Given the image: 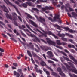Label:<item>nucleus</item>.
I'll return each instance as SVG.
<instances>
[{
  "label": "nucleus",
  "mask_w": 77,
  "mask_h": 77,
  "mask_svg": "<svg viewBox=\"0 0 77 77\" xmlns=\"http://www.w3.org/2000/svg\"><path fill=\"white\" fill-rule=\"evenodd\" d=\"M27 53L31 57V61L32 62V63L33 64H34V63H35V61H34V60H33V58H32V54H31V53H30V52L29 51H27Z\"/></svg>",
  "instance_id": "8"
},
{
  "label": "nucleus",
  "mask_w": 77,
  "mask_h": 77,
  "mask_svg": "<svg viewBox=\"0 0 77 77\" xmlns=\"http://www.w3.org/2000/svg\"><path fill=\"white\" fill-rule=\"evenodd\" d=\"M47 54L49 55L50 57H53V53L50 51H48L47 52Z\"/></svg>",
  "instance_id": "16"
},
{
  "label": "nucleus",
  "mask_w": 77,
  "mask_h": 77,
  "mask_svg": "<svg viewBox=\"0 0 77 77\" xmlns=\"http://www.w3.org/2000/svg\"><path fill=\"white\" fill-rule=\"evenodd\" d=\"M26 27H27V28L29 29L31 31V30L30 29H32L30 28V27L29 25L26 24Z\"/></svg>",
  "instance_id": "44"
},
{
  "label": "nucleus",
  "mask_w": 77,
  "mask_h": 77,
  "mask_svg": "<svg viewBox=\"0 0 77 77\" xmlns=\"http://www.w3.org/2000/svg\"><path fill=\"white\" fill-rule=\"evenodd\" d=\"M61 53H62V54H63V55L65 56H67V55L65 52H63L62 51H61Z\"/></svg>",
  "instance_id": "42"
},
{
  "label": "nucleus",
  "mask_w": 77,
  "mask_h": 77,
  "mask_svg": "<svg viewBox=\"0 0 77 77\" xmlns=\"http://www.w3.org/2000/svg\"><path fill=\"white\" fill-rule=\"evenodd\" d=\"M25 14L27 15V17H28V18H29L31 19H32V16H31V15H30L29 14H28V13H25Z\"/></svg>",
  "instance_id": "27"
},
{
  "label": "nucleus",
  "mask_w": 77,
  "mask_h": 77,
  "mask_svg": "<svg viewBox=\"0 0 77 77\" xmlns=\"http://www.w3.org/2000/svg\"><path fill=\"white\" fill-rule=\"evenodd\" d=\"M35 51H36L37 53H39V50H38V49H37L35 48Z\"/></svg>",
  "instance_id": "60"
},
{
  "label": "nucleus",
  "mask_w": 77,
  "mask_h": 77,
  "mask_svg": "<svg viewBox=\"0 0 77 77\" xmlns=\"http://www.w3.org/2000/svg\"><path fill=\"white\" fill-rule=\"evenodd\" d=\"M50 1H51V2H52V3L53 5H54V6H55V5H56V2L54 1V0H50Z\"/></svg>",
  "instance_id": "36"
},
{
  "label": "nucleus",
  "mask_w": 77,
  "mask_h": 77,
  "mask_svg": "<svg viewBox=\"0 0 77 77\" xmlns=\"http://www.w3.org/2000/svg\"><path fill=\"white\" fill-rule=\"evenodd\" d=\"M26 4H27V5H28L30 6H33V4H32V2H26Z\"/></svg>",
  "instance_id": "30"
},
{
  "label": "nucleus",
  "mask_w": 77,
  "mask_h": 77,
  "mask_svg": "<svg viewBox=\"0 0 77 77\" xmlns=\"http://www.w3.org/2000/svg\"><path fill=\"white\" fill-rule=\"evenodd\" d=\"M46 39L47 42L49 44L52 45H56V43L51 40L50 38H46Z\"/></svg>",
  "instance_id": "4"
},
{
  "label": "nucleus",
  "mask_w": 77,
  "mask_h": 77,
  "mask_svg": "<svg viewBox=\"0 0 77 77\" xmlns=\"http://www.w3.org/2000/svg\"><path fill=\"white\" fill-rule=\"evenodd\" d=\"M35 44V46L37 47V48H38V50H40V48H39V46H38V45H36V44Z\"/></svg>",
  "instance_id": "55"
},
{
  "label": "nucleus",
  "mask_w": 77,
  "mask_h": 77,
  "mask_svg": "<svg viewBox=\"0 0 77 77\" xmlns=\"http://www.w3.org/2000/svg\"><path fill=\"white\" fill-rule=\"evenodd\" d=\"M35 71H36V72H38V73H39L40 74H42V71L41 70H39L38 68H37V67H35Z\"/></svg>",
  "instance_id": "15"
},
{
  "label": "nucleus",
  "mask_w": 77,
  "mask_h": 77,
  "mask_svg": "<svg viewBox=\"0 0 77 77\" xmlns=\"http://www.w3.org/2000/svg\"><path fill=\"white\" fill-rule=\"evenodd\" d=\"M34 30H35V32H37L38 31V32H39L40 33H41V34H42V36H44L45 37H47V36L46 34L44 33H42V32L39 30V29H38V28H37L36 29Z\"/></svg>",
  "instance_id": "9"
},
{
  "label": "nucleus",
  "mask_w": 77,
  "mask_h": 77,
  "mask_svg": "<svg viewBox=\"0 0 77 77\" xmlns=\"http://www.w3.org/2000/svg\"><path fill=\"white\" fill-rule=\"evenodd\" d=\"M69 75L70 77H77V76L74 74L72 75L71 73H69Z\"/></svg>",
  "instance_id": "25"
},
{
  "label": "nucleus",
  "mask_w": 77,
  "mask_h": 77,
  "mask_svg": "<svg viewBox=\"0 0 77 77\" xmlns=\"http://www.w3.org/2000/svg\"><path fill=\"white\" fill-rule=\"evenodd\" d=\"M52 60H54V61H56V62H58V60L56 59L53 58Z\"/></svg>",
  "instance_id": "59"
},
{
  "label": "nucleus",
  "mask_w": 77,
  "mask_h": 77,
  "mask_svg": "<svg viewBox=\"0 0 77 77\" xmlns=\"http://www.w3.org/2000/svg\"><path fill=\"white\" fill-rule=\"evenodd\" d=\"M1 35L3 36V37H4V38H6V37H7L6 35H5L4 34L2 33Z\"/></svg>",
  "instance_id": "48"
},
{
  "label": "nucleus",
  "mask_w": 77,
  "mask_h": 77,
  "mask_svg": "<svg viewBox=\"0 0 77 77\" xmlns=\"http://www.w3.org/2000/svg\"><path fill=\"white\" fill-rule=\"evenodd\" d=\"M40 1V2H44V3H45V2H47V0H44L43 1V0H39Z\"/></svg>",
  "instance_id": "43"
},
{
  "label": "nucleus",
  "mask_w": 77,
  "mask_h": 77,
  "mask_svg": "<svg viewBox=\"0 0 77 77\" xmlns=\"http://www.w3.org/2000/svg\"><path fill=\"white\" fill-rule=\"evenodd\" d=\"M29 22H31V24L32 25H33L34 27H38V25L35 23L34 22H33V21L32 20H29Z\"/></svg>",
  "instance_id": "10"
},
{
  "label": "nucleus",
  "mask_w": 77,
  "mask_h": 77,
  "mask_svg": "<svg viewBox=\"0 0 77 77\" xmlns=\"http://www.w3.org/2000/svg\"><path fill=\"white\" fill-rule=\"evenodd\" d=\"M63 28L65 30L66 32H67V31H69V28L68 27H64Z\"/></svg>",
  "instance_id": "31"
},
{
  "label": "nucleus",
  "mask_w": 77,
  "mask_h": 77,
  "mask_svg": "<svg viewBox=\"0 0 77 77\" xmlns=\"http://www.w3.org/2000/svg\"><path fill=\"white\" fill-rule=\"evenodd\" d=\"M54 27H57V29H58V30H61V29L60 28V26H59V25L57 24H55L54 25Z\"/></svg>",
  "instance_id": "22"
},
{
  "label": "nucleus",
  "mask_w": 77,
  "mask_h": 77,
  "mask_svg": "<svg viewBox=\"0 0 77 77\" xmlns=\"http://www.w3.org/2000/svg\"><path fill=\"white\" fill-rule=\"evenodd\" d=\"M35 39L36 40V41H38V42H41L40 41V40H39V39L37 37H35Z\"/></svg>",
  "instance_id": "45"
},
{
  "label": "nucleus",
  "mask_w": 77,
  "mask_h": 77,
  "mask_svg": "<svg viewBox=\"0 0 77 77\" xmlns=\"http://www.w3.org/2000/svg\"><path fill=\"white\" fill-rule=\"evenodd\" d=\"M57 44L58 45H61V43H60V41L59 40H57L56 42Z\"/></svg>",
  "instance_id": "23"
},
{
  "label": "nucleus",
  "mask_w": 77,
  "mask_h": 77,
  "mask_svg": "<svg viewBox=\"0 0 77 77\" xmlns=\"http://www.w3.org/2000/svg\"><path fill=\"white\" fill-rule=\"evenodd\" d=\"M72 15L74 17H77V14H76V13L74 12H72Z\"/></svg>",
  "instance_id": "24"
},
{
  "label": "nucleus",
  "mask_w": 77,
  "mask_h": 77,
  "mask_svg": "<svg viewBox=\"0 0 77 77\" xmlns=\"http://www.w3.org/2000/svg\"><path fill=\"white\" fill-rule=\"evenodd\" d=\"M48 63H54V62L50 60H48Z\"/></svg>",
  "instance_id": "41"
},
{
  "label": "nucleus",
  "mask_w": 77,
  "mask_h": 77,
  "mask_svg": "<svg viewBox=\"0 0 77 77\" xmlns=\"http://www.w3.org/2000/svg\"><path fill=\"white\" fill-rule=\"evenodd\" d=\"M64 51H65L66 53H69V51L66 49H65Z\"/></svg>",
  "instance_id": "62"
},
{
  "label": "nucleus",
  "mask_w": 77,
  "mask_h": 77,
  "mask_svg": "<svg viewBox=\"0 0 77 77\" xmlns=\"http://www.w3.org/2000/svg\"><path fill=\"white\" fill-rule=\"evenodd\" d=\"M18 72H19V73H20V74H22V73H23V70H22V69H19L17 70Z\"/></svg>",
  "instance_id": "35"
},
{
  "label": "nucleus",
  "mask_w": 77,
  "mask_h": 77,
  "mask_svg": "<svg viewBox=\"0 0 77 77\" xmlns=\"http://www.w3.org/2000/svg\"><path fill=\"white\" fill-rule=\"evenodd\" d=\"M48 34L49 35H52V36H53L54 34H53L51 32V31H49L48 32Z\"/></svg>",
  "instance_id": "37"
},
{
  "label": "nucleus",
  "mask_w": 77,
  "mask_h": 77,
  "mask_svg": "<svg viewBox=\"0 0 77 77\" xmlns=\"http://www.w3.org/2000/svg\"><path fill=\"white\" fill-rule=\"evenodd\" d=\"M56 47H57V48H60V49H62L63 48H62V47H59L58 46H57Z\"/></svg>",
  "instance_id": "61"
},
{
  "label": "nucleus",
  "mask_w": 77,
  "mask_h": 77,
  "mask_svg": "<svg viewBox=\"0 0 77 77\" xmlns=\"http://www.w3.org/2000/svg\"><path fill=\"white\" fill-rule=\"evenodd\" d=\"M51 9H54V8L52 7H49V10H51Z\"/></svg>",
  "instance_id": "52"
},
{
  "label": "nucleus",
  "mask_w": 77,
  "mask_h": 77,
  "mask_svg": "<svg viewBox=\"0 0 77 77\" xmlns=\"http://www.w3.org/2000/svg\"><path fill=\"white\" fill-rule=\"evenodd\" d=\"M21 33L22 34V35L24 36V37H26V35L24 34V33L23 32V31H21Z\"/></svg>",
  "instance_id": "38"
},
{
  "label": "nucleus",
  "mask_w": 77,
  "mask_h": 77,
  "mask_svg": "<svg viewBox=\"0 0 77 77\" xmlns=\"http://www.w3.org/2000/svg\"><path fill=\"white\" fill-rule=\"evenodd\" d=\"M61 39L62 40V41H65L66 42V41H68V39H67V38H64V37H62Z\"/></svg>",
  "instance_id": "34"
},
{
  "label": "nucleus",
  "mask_w": 77,
  "mask_h": 77,
  "mask_svg": "<svg viewBox=\"0 0 77 77\" xmlns=\"http://www.w3.org/2000/svg\"><path fill=\"white\" fill-rule=\"evenodd\" d=\"M18 17V19L21 21V22H22V19H21V17L19 16H17Z\"/></svg>",
  "instance_id": "46"
},
{
  "label": "nucleus",
  "mask_w": 77,
  "mask_h": 77,
  "mask_svg": "<svg viewBox=\"0 0 77 77\" xmlns=\"http://www.w3.org/2000/svg\"><path fill=\"white\" fill-rule=\"evenodd\" d=\"M40 64L42 66H47V64L45 62H44V61H42L40 63Z\"/></svg>",
  "instance_id": "14"
},
{
  "label": "nucleus",
  "mask_w": 77,
  "mask_h": 77,
  "mask_svg": "<svg viewBox=\"0 0 77 77\" xmlns=\"http://www.w3.org/2000/svg\"><path fill=\"white\" fill-rule=\"evenodd\" d=\"M60 15L59 14H57L55 17H54V20L52 19V18L51 17H49L48 18V20H50L51 22H54V21H56V19H57V20H60Z\"/></svg>",
  "instance_id": "2"
},
{
  "label": "nucleus",
  "mask_w": 77,
  "mask_h": 77,
  "mask_svg": "<svg viewBox=\"0 0 77 77\" xmlns=\"http://www.w3.org/2000/svg\"><path fill=\"white\" fill-rule=\"evenodd\" d=\"M22 6L24 8H27V4H26L23 3V4H22Z\"/></svg>",
  "instance_id": "32"
},
{
  "label": "nucleus",
  "mask_w": 77,
  "mask_h": 77,
  "mask_svg": "<svg viewBox=\"0 0 77 77\" xmlns=\"http://www.w3.org/2000/svg\"><path fill=\"white\" fill-rule=\"evenodd\" d=\"M11 39H12V40H13V41H14V42H17V41L15 40L14 38H11Z\"/></svg>",
  "instance_id": "51"
},
{
  "label": "nucleus",
  "mask_w": 77,
  "mask_h": 77,
  "mask_svg": "<svg viewBox=\"0 0 77 77\" xmlns=\"http://www.w3.org/2000/svg\"><path fill=\"white\" fill-rule=\"evenodd\" d=\"M0 6L2 9H4V12H7V11L8 10V9H7V8H6V7L5 6V5H3L2 6V5H1Z\"/></svg>",
  "instance_id": "13"
},
{
  "label": "nucleus",
  "mask_w": 77,
  "mask_h": 77,
  "mask_svg": "<svg viewBox=\"0 0 77 77\" xmlns=\"http://www.w3.org/2000/svg\"><path fill=\"white\" fill-rule=\"evenodd\" d=\"M65 5L67 8H68V7L69 6V4L68 3H67V4H66Z\"/></svg>",
  "instance_id": "58"
},
{
  "label": "nucleus",
  "mask_w": 77,
  "mask_h": 77,
  "mask_svg": "<svg viewBox=\"0 0 77 77\" xmlns=\"http://www.w3.org/2000/svg\"><path fill=\"white\" fill-rule=\"evenodd\" d=\"M13 65H14V66H15L16 67H17V66H18V63H13Z\"/></svg>",
  "instance_id": "39"
},
{
  "label": "nucleus",
  "mask_w": 77,
  "mask_h": 77,
  "mask_svg": "<svg viewBox=\"0 0 77 77\" xmlns=\"http://www.w3.org/2000/svg\"><path fill=\"white\" fill-rule=\"evenodd\" d=\"M62 68L63 69V71H67V70H66V68H65V66L63 65L62 66Z\"/></svg>",
  "instance_id": "33"
},
{
  "label": "nucleus",
  "mask_w": 77,
  "mask_h": 77,
  "mask_svg": "<svg viewBox=\"0 0 77 77\" xmlns=\"http://www.w3.org/2000/svg\"><path fill=\"white\" fill-rule=\"evenodd\" d=\"M60 59L61 60L62 62L63 63L64 65L66 66V67L68 69L69 71H72V72H74L75 74H77V70L75 69L74 65L72 64V63L68 62V63L69 65V66L68 65V64L67 63H65L63 62H64V60H63V59L62 57H60Z\"/></svg>",
  "instance_id": "1"
},
{
  "label": "nucleus",
  "mask_w": 77,
  "mask_h": 77,
  "mask_svg": "<svg viewBox=\"0 0 77 77\" xmlns=\"http://www.w3.org/2000/svg\"><path fill=\"white\" fill-rule=\"evenodd\" d=\"M53 36H54V37L55 38V39H59V38L57 36H56V35L54 34L53 35Z\"/></svg>",
  "instance_id": "49"
},
{
  "label": "nucleus",
  "mask_w": 77,
  "mask_h": 77,
  "mask_svg": "<svg viewBox=\"0 0 77 77\" xmlns=\"http://www.w3.org/2000/svg\"><path fill=\"white\" fill-rule=\"evenodd\" d=\"M38 21L44 24V22H45V20L44 18H42L41 17H39V18H37Z\"/></svg>",
  "instance_id": "7"
},
{
  "label": "nucleus",
  "mask_w": 77,
  "mask_h": 77,
  "mask_svg": "<svg viewBox=\"0 0 77 77\" xmlns=\"http://www.w3.org/2000/svg\"><path fill=\"white\" fill-rule=\"evenodd\" d=\"M20 74H21L20 77H24V74H23V73Z\"/></svg>",
  "instance_id": "64"
},
{
  "label": "nucleus",
  "mask_w": 77,
  "mask_h": 77,
  "mask_svg": "<svg viewBox=\"0 0 77 77\" xmlns=\"http://www.w3.org/2000/svg\"><path fill=\"white\" fill-rule=\"evenodd\" d=\"M40 48L41 49H42V50H44L45 51H48V50H50L51 48L50 47H48L47 46H43V47L41 46Z\"/></svg>",
  "instance_id": "6"
},
{
  "label": "nucleus",
  "mask_w": 77,
  "mask_h": 77,
  "mask_svg": "<svg viewBox=\"0 0 77 77\" xmlns=\"http://www.w3.org/2000/svg\"><path fill=\"white\" fill-rule=\"evenodd\" d=\"M32 10L33 11H36V12L38 14L39 13V10L38 9V8H32Z\"/></svg>",
  "instance_id": "21"
},
{
  "label": "nucleus",
  "mask_w": 77,
  "mask_h": 77,
  "mask_svg": "<svg viewBox=\"0 0 77 77\" xmlns=\"http://www.w3.org/2000/svg\"><path fill=\"white\" fill-rule=\"evenodd\" d=\"M5 15L6 17L7 18H9V19H10V20H12V16H11V15H9V14H8V13H6V14H5Z\"/></svg>",
  "instance_id": "18"
},
{
  "label": "nucleus",
  "mask_w": 77,
  "mask_h": 77,
  "mask_svg": "<svg viewBox=\"0 0 77 77\" xmlns=\"http://www.w3.org/2000/svg\"><path fill=\"white\" fill-rule=\"evenodd\" d=\"M57 71H58V72H59V74L61 75V76L65 77V75L63 73V72L62 71V69H61V68H58L57 69Z\"/></svg>",
  "instance_id": "5"
},
{
  "label": "nucleus",
  "mask_w": 77,
  "mask_h": 77,
  "mask_svg": "<svg viewBox=\"0 0 77 77\" xmlns=\"http://www.w3.org/2000/svg\"><path fill=\"white\" fill-rule=\"evenodd\" d=\"M69 9L70 10V12H71V11H74V9L72 8L71 7H69Z\"/></svg>",
  "instance_id": "40"
},
{
  "label": "nucleus",
  "mask_w": 77,
  "mask_h": 77,
  "mask_svg": "<svg viewBox=\"0 0 77 77\" xmlns=\"http://www.w3.org/2000/svg\"><path fill=\"white\" fill-rule=\"evenodd\" d=\"M12 15L14 17V20H17V18L16 17H18V16H17V14H16V13L15 12L12 13ZM15 16H16V17Z\"/></svg>",
  "instance_id": "11"
},
{
  "label": "nucleus",
  "mask_w": 77,
  "mask_h": 77,
  "mask_svg": "<svg viewBox=\"0 0 77 77\" xmlns=\"http://www.w3.org/2000/svg\"><path fill=\"white\" fill-rule=\"evenodd\" d=\"M14 75H16L17 77H20V73L18 72H17L16 71H14Z\"/></svg>",
  "instance_id": "17"
},
{
  "label": "nucleus",
  "mask_w": 77,
  "mask_h": 77,
  "mask_svg": "<svg viewBox=\"0 0 77 77\" xmlns=\"http://www.w3.org/2000/svg\"><path fill=\"white\" fill-rule=\"evenodd\" d=\"M65 36V35L64 34H62L61 36V37H62V38H64Z\"/></svg>",
  "instance_id": "53"
},
{
  "label": "nucleus",
  "mask_w": 77,
  "mask_h": 77,
  "mask_svg": "<svg viewBox=\"0 0 77 77\" xmlns=\"http://www.w3.org/2000/svg\"><path fill=\"white\" fill-rule=\"evenodd\" d=\"M69 56L70 57L71 59L72 60H73V61H74V62H75L76 63H77V60L74 58L72 56L70 55H69Z\"/></svg>",
  "instance_id": "12"
},
{
  "label": "nucleus",
  "mask_w": 77,
  "mask_h": 77,
  "mask_svg": "<svg viewBox=\"0 0 77 77\" xmlns=\"http://www.w3.org/2000/svg\"><path fill=\"white\" fill-rule=\"evenodd\" d=\"M41 5H37V7L38 8V9H41Z\"/></svg>",
  "instance_id": "47"
},
{
  "label": "nucleus",
  "mask_w": 77,
  "mask_h": 77,
  "mask_svg": "<svg viewBox=\"0 0 77 77\" xmlns=\"http://www.w3.org/2000/svg\"><path fill=\"white\" fill-rule=\"evenodd\" d=\"M46 73L47 75H50V72L48 71H46Z\"/></svg>",
  "instance_id": "56"
},
{
  "label": "nucleus",
  "mask_w": 77,
  "mask_h": 77,
  "mask_svg": "<svg viewBox=\"0 0 77 77\" xmlns=\"http://www.w3.org/2000/svg\"><path fill=\"white\" fill-rule=\"evenodd\" d=\"M65 35H66V36H68L69 37H70V38H73V35H71L69 34L68 33H66L65 34Z\"/></svg>",
  "instance_id": "28"
},
{
  "label": "nucleus",
  "mask_w": 77,
  "mask_h": 77,
  "mask_svg": "<svg viewBox=\"0 0 77 77\" xmlns=\"http://www.w3.org/2000/svg\"><path fill=\"white\" fill-rule=\"evenodd\" d=\"M69 32L71 33H77V31H75L74 30H72V29H69Z\"/></svg>",
  "instance_id": "19"
},
{
  "label": "nucleus",
  "mask_w": 77,
  "mask_h": 77,
  "mask_svg": "<svg viewBox=\"0 0 77 77\" xmlns=\"http://www.w3.org/2000/svg\"><path fill=\"white\" fill-rule=\"evenodd\" d=\"M31 49H32V50H33L34 49V45H31Z\"/></svg>",
  "instance_id": "57"
},
{
  "label": "nucleus",
  "mask_w": 77,
  "mask_h": 77,
  "mask_svg": "<svg viewBox=\"0 0 77 77\" xmlns=\"http://www.w3.org/2000/svg\"><path fill=\"white\" fill-rule=\"evenodd\" d=\"M42 11H46V10H48V9H49V7L45 6V8H42Z\"/></svg>",
  "instance_id": "20"
},
{
  "label": "nucleus",
  "mask_w": 77,
  "mask_h": 77,
  "mask_svg": "<svg viewBox=\"0 0 77 77\" xmlns=\"http://www.w3.org/2000/svg\"><path fill=\"white\" fill-rule=\"evenodd\" d=\"M61 45H66V43L65 42H62L61 43Z\"/></svg>",
  "instance_id": "50"
},
{
  "label": "nucleus",
  "mask_w": 77,
  "mask_h": 77,
  "mask_svg": "<svg viewBox=\"0 0 77 77\" xmlns=\"http://www.w3.org/2000/svg\"><path fill=\"white\" fill-rule=\"evenodd\" d=\"M6 0V2H8V3H9V5H11V6H13V7H14V8H15V9L16 10L17 12L18 13V14L20 15V16H21V13H20V12H19V11H18V8H17V7H16V6H15V5H14L12 4V3L9 2V0Z\"/></svg>",
  "instance_id": "3"
},
{
  "label": "nucleus",
  "mask_w": 77,
  "mask_h": 77,
  "mask_svg": "<svg viewBox=\"0 0 77 77\" xmlns=\"http://www.w3.org/2000/svg\"><path fill=\"white\" fill-rule=\"evenodd\" d=\"M32 55L33 57H37L38 55L36 54L33 51H32Z\"/></svg>",
  "instance_id": "26"
},
{
  "label": "nucleus",
  "mask_w": 77,
  "mask_h": 77,
  "mask_svg": "<svg viewBox=\"0 0 77 77\" xmlns=\"http://www.w3.org/2000/svg\"><path fill=\"white\" fill-rule=\"evenodd\" d=\"M15 3L17 5H20V3H19V2L17 1H16L15 2Z\"/></svg>",
  "instance_id": "63"
},
{
  "label": "nucleus",
  "mask_w": 77,
  "mask_h": 77,
  "mask_svg": "<svg viewBox=\"0 0 77 77\" xmlns=\"http://www.w3.org/2000/svg\"><path fill=\"white\" fill-rule=\"evenodd\" d=\"M63 58L67 60V61H69V62H71V60H69V58L66 57H65L64 56H63Z\"/></svg>",
  "instance_id": "29"
},
{
  "label": "nucleus",
  "mask_w": 77,
  "mask_h": 77,
  "mask_svg": "<svg viewBox=\"0 0 77 77\" xmlns=\"http://www.w3.org/2000/svg\"><path fill=\"white\" fill-rule=\"evenodd\" d=\"M0 51L1 52H4V49L0 48Z\"/></svg>",
  "instance_id": "54"
}]
</instances>
